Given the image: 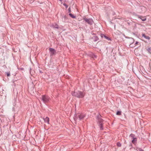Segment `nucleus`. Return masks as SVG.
<instances>
[{
	"mask_svg": "<svg viewBox=\"0 0 151 151\" xmlns=\"http://www.w3.org/2000/svg\"><path fill=\"white\" fill-rule=\"evenodd\" d=\"M72 94L73 96L79 98H82L84 97L85 95V94L83 92L80 91L76 92H72Z\"/></svg>",
	"mask_w": 151,
	"mask_h": 151,
	"instance_id": "f257e3e1",
	"label": "nucleus"
},
{
	"mask_svg": "<svg viewBox=\"0 0 151 151\" xmlns=\"http://www.w3.org/2000/svg\"><path fill=\"white\" fill-rule=\"evenodd\" d=\"M100 117V116L98 117V122L99 123V126L100 127V129L101 130H102L103 129V121Z\"/></svg>",
	"mask_w": 151,
	"mask_h": 151,
	"instance_id": "f03ea898",
	"label": "nucleus"
},
{
	"mask_svg": "<svg viewBox=\"0 0 151 151\" xmlns=\"http://www.w3.org/2000/svg\"><path fill=\"white\" fill-rule=\"evenodd\" d=\"M83 19L86 22L90 25H92L93 22V20L92 19H87L86 17H83Z\"/></svg>",
	"mask_w": 151,
	"mask_h": 151,
	"instance_id": "7ed1b4c3",
	"label": "nucleus"
},
{
	"mask_svg": "<svg viewBox=\"0 0 151 151\" xmlns=\"http://www.w3.org/2000/svg\"><path fill=\"white\" fill-rule=\"evenodd\" d=\"M42 100L44 103H47L49 101L50 98L47 96L43 95L42 96Z\"/></svg>",
	"mask_w": 151,
	"mask_h": 151,
	"instance_id": "20e7f679",
	"label": "nucleus"
},
{
	"mask_svg": "<svg viewBox=\"0 0 151 151\" xmlns=\"http://www.w3.org/2000/svg\"><path fill=\"white\" fill-rule=\"evenodd\" d=\"M49 50L50 52V55H52L55 53L56 51L55 49L51 48H50L49 49Z\"/></svg>",
	"mask_w": 151,
	"mask_h": 151,
	"instance_id": "39448f33",
	"label": "nucleus"
},
{
	"mask_svg": "<svg viewBox=\"0 0 151 151\" xmlns=\"http://www.w3.org/2000/svg\"><path fill=\"white\" fill-rule=\"evenodd\" d=\"M85 116L83 114L78 115V117L79 118V120H80L82 119Z\"/></svg>",
	"mask_w": 151,
	"mask_h": 151,
	"instance_id": "423d86ee",
	"label": "nucleus"
},
{
	"mask_svg": "<svg viewBox=\"0 0 151 151\" xmlns=\"http://www.w3.org/2000/svg\"><path fill=\"white\" fill-rule=\"evenodd\" d=\"M43 119L45 122L47 123L48 124H49V119L47 117H46L45 118H43Z\"/></svg>",
	"mask_w": 151,
	"mask_h": 151,
	"instance_id": "0eeeda50",
	"label": "nucleus"
},
{
	"mask_svg": "<svg viewBox=\"0 0 151 151\" xmlns=\"http://www.w3.org/2000/svg\"><path fill=\"white\" fill-rule=\"evenodd\" d=\"M92 38L93 39V41L94 42H96L99 40L98 37L96 36H93Z\"/></svg>",
	"mask_w": 151,
	"mask_h": 151,
	"instance_id": "6e6552de",
	"label": "nucleus"
},
{
	"mask_svg": "<svg viewBox=\"0 0 151 151\" xmlns=\"http://www.w3.org/2000/svg\"><path fill=\"white\" fill-rule=\"evenodd\" d=\"M138 17L141 19L142 21H144L146 20V18L145 17H143L141 16H139Z\"/></svg>",
	"mask_w": 151,
	"mask_h": 151,
	"instance_id": "1a4fd4ad",
	"label": "nucleus"
},
{
	"mask_svg": "<svg viewBox=\"0 0 151 151\" xmlns=\"http://www.w3.org/2000/svg\"><path fill=\"white\" fill-rule=\"evenodd\" d=\"M137 141V138L136 137H135L132 140V142L133 144H135L136 143Z\"/></svg>",
	"mask_w": 151,
	"mask_h": 151,
	"instance_id": "9d476101",
	"label": "nucleus"
},
{
	"mask_svg": "<svg viewBox=\"0 0 151 151\" xmlns=\"http://www.w3.org/2000/svg\"><path fill=\"white\" fill-rule=\"evenodd\" d=\"M52 27L53 28H58V25L55 23L52 24Z\"/></svg>",
	"mask_w": 151,
	"mask_h": 151,
	"instance_id": "9b49d317",
	"label": "nucleus"
},
{
	"mask_svg": "<svg viewBox=\"0 0 151 151\" xmlns=\"http://www.w3.org/2000/svg\"><path fill=\"white\" fill-rule=\"evenodd\" d=\"M69 15H70V17H72L74 19V18H76V16H75L73 14H72L71 13H69Z\"/></svg>",
	"mask_w": 151,
	"mask_h": 151,
	"instance_id": "f8f14e48",
	"label": "nucleus"
},
{
	"mask_svg": "<svg viewBox=\"0 0 151 151\" xmlns=\"http://www.w3.org/2000/svg\"><path fill=\"white\" fill-rule=\"evenodd\" d=\"M129 137H131L132 139L136 137L135 135L134 134H131L130 135Z\"/></svg>",
	"mask_w": 151,
	"mask_h": 151,
	"instance_id": "ddd939ff",
	"label": "nucleus"
},
{
	"mask_svg": "<svg viewBox=\"0 0 151 151\" xmlns=\"http://www.w3.org/2000/svg\"><path fill=\"white\" fill-rule=\"evenodd\" d=\"M136 150L137 151H144L143 149L140 147H137Z\"/></svg>",
	"mask_w": 151,
	"mask_h": 151,
	"instance_id": "4468645a",
	"label": "nucleus"
},
{
	"mask_svg": "<svg viewBox=\"0 0 151 151\" xmlns=\"http://www.w3.org/2000/svg\"><path fill=\"white\" fill-rule=\"evenodd\" d=\"M121 111H117L116 113V114L117 115H120L121 114Z\"/></svg>",
	"mask_w": 151,
	"mask_h": 151,
	"instance_id": "2eb2a0df",
	"label": "nucleus"
},
{
	"mask_svg": "<svg viewBox=\"0 0 151 151\" xmlns=\"http://www.w3.org/2000/svg\"><path fill=\"white\" fill-rule=\"evenodd\" d=\"M117 145L119 147H120L121 146V144L119 142L117 143Z\"/></svg>",
	"mask_w": 151,
	"mask_h": 151,
	"instance_id": "dca6fc26",
	"label": "nucleus"
},
{
	"mask_svg": "<svg viewBox=\"0 0 151 151\" xmlns=\"http://www.w3.org/2000/svg\"><path fill=\"white\" fill-rule=\"evenodd\" d=\"M106 39V40H111V39L110 38H109V37H107L106 36H104V37Z\"/></svg>",
	"mask_w": 151,
	"mask_h": 151,
	"instance_id": "f3484780",
	"label": "nucleus"
},
{
	"mask_svg": "<svg viewBox=\"0 0 151 151\" xmlns=\"http://www.w3.org/2000/svg\"><path fill=\"white\" fill-rule=\"evenodd\" d=\"M147 50L150 53H151V48L150 47L148 48Z\"/></svg>",
	"mask_w": 151,
	"mask_h": 151,
	"instance_id": "a211bd4d",
	"label": "nucleus"
},
{
	"mask_svg": "<svg viewBox=\"0 0 151 151\" xmlns=\"http://www.w3.org/2000/svg\"><path fill=\"white\" fill-rule=\"evenodd\" d=\"M145 38L149 40H150V37L149 36H146Z\"/></svg>",
	"mask_w": 151,
	"mask_h": 151,
	"instance_id": "6ab92c4d",
	"label": "nucleus"
},
{
	"mask_svg": "<svg viewBox=\"0 0 151 151\" xmlns=\"http://www.w3.org/2000/svg\"><path fill=\"white\" fill-rule=\"evenodd\" d=\"M105 36V35L103 34H101V37H104V36Z\"/></svg>",
	"mask_w": 151,
	"mask_h": 151,
	"instance_id": "aec40b11",
	"label": "nucleus"
},
{
	"mask_svg": "<svg viewBox=\"0 0 151 151\" xmlns=\"http://www.w3.org/2000/svg\"><path fill=\"white\" fill-rule=\"evenodd\" d=\"M142 36L143 37H144V38L146 37V35L144 34H142Z\"/></svg>",
	"mask_w": 151,
	"mask_h": 151,
	"instance_id": "412c9836",
	"label": "nucleus"
},
{
	"mask_svg": "<svg viewBox=\"0 0 151 151\" xmlns=\"http://www.w3.org/2000/svg\"><path fill=\"white\" fill-rule=\"evenodd\" d=\"M68 12L69 13H70L71 12V10L70 7H69V8H68Z\"/></svg>",
	"mask_w": 151,
	"mask_h": 151,
	"instance_id": "4be33fe9",
	"label": "nucleus"
},
{
	"mask_svg": "<svg viewBox=\"0 0 151 151\" xmlns=\"http://www.w3.org/2000/svg\"><path fill=\"white\" fill-rule=\"evenodd\" d=\"M7 75L8 76H9L10 75V73H7Z\"/></svg>",
	"mask_w": 151,
	"mask_h": 151,
	"instance_id": "5701e85b",
	"label": "nucleus"
},
{
	"mask_svg": "<svg viewBox=\"0 0 151 151\" xmlns=\"http://www.w3.org/2000/svg\"><path fill=\"white\" fill-rule=\"evenodd\" d=\"M138 42L137 41V42H136L135 43V45H137L138 44Z\"/></svg>",
	"mask_w": 151,
	"mask_h": 151,
	"instance_id": "b1692460",
	"label": "nucleus"
},
{
	"mask_svg": "<svg viewBox=\"0 0 151 151\" xmlns=\"http://www.w3.org/2000/svg\"><path fill=\"white\" fill-rule=\"evenodd\" d=\"M143 8H144V7H141V9H142Z\"/></svg>",
	"mask_w": 151,
	"mask_h": 151,
	"instance_id": "393cba45",
	"label": "nucleus"
},
{
	"mask_svg": "<svg viewBox=\"0 0 151 151\" xmlns=\"http://www.w3.org/2000/svg\"><path fill=\"white\" fill-rule=\"evenodd\" d=\"M93 56H94V57H95V58H96V56L95 55H93Z\"/></svg>",
	"mask_w": 151,
	"mask_h": 151,
	"instance_id": "a878e982",
	"label": "nucleus"
},
{
	"mask_svg": "<svg viewBox=\"0 0 151 151\" xmlns=\"http://www.w3.org/2000/svg\"><path fill=\"white\" fill-rule=\"evenodd\" d=\"M59 0L60 1H62L63 0Z\"/></svg>",
	"mask_w": 151,
	"mask_h": 151,
	"instance_id": "bb28decb",
	"label": "nucleus"
},
{
	"mask_svg": "<svg viewBox=\"0 0 151 151\" xmlns=\"http://www.w3.org/2000/svg\"><path fill=\"white\" fill-rule=\"evenodd\" d=\"M63 5H64V6H66V5H65V4H63Z\"/></svg>",
	"mask_w": 151,
	"mask_h": 151,
	"instance_id": "cd10ccee",
	"label": "nucleus"
},
{
	"mask_svg": "<svg viewBox=\"0 0 151 151\" xmlns=\"http://www.w3.org/2000/svg\"><path fill=\"white\" fill-rule=\"evenodd\" d=\"M134 42V40H133V42H132V43H133Z\"/></svg>",
	"mask_w": 151,
	"mask_h": 151,
	"instance_id": "c85d7f7f",
	"label": "nucleus"
},
{
	"mask_svg": "<svg viewBox=\"0 0 151 151\" xmlns=\"http://www.w3.org/2000/svg\"><path fill=\"white\" fill-rule=\"evenodd\" d=\"M68 7V6L67 5V6H66L67 8Z\"/></svg>",
	"mask_w": 151,
	"mask_h": 151,
	"instance_id": "c756f323",
	"label": "nucleus"
}]
</instances>
